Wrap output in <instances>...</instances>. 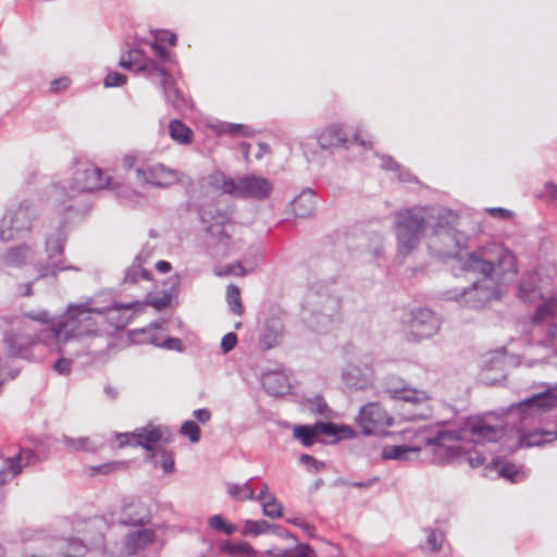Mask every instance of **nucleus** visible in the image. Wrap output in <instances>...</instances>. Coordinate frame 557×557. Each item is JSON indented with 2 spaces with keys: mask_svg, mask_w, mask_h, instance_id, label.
<instances>
[{
  "mask_svg": "<svg viewBox=\"0 0 557 557\" xmlns=\"http://www.w3.org/2000/svg\"><path fill=\"white\" fill-rule=\"evenodd\" d=\"M457 214L450 210L435 212L428 238V248L434 258L445 262H456V268L466 273L480 274L483 283L474 281L470 287L445 293V298L461 301L479 308L499 297L496 284L506 280L507 274H516L515 255L503 246L484 247L473 252L465 251L469 237L456 230Z\"/></svg>",
  "mask_w": 557,
  "mask_h": 557,
  "instance_id": "obj_1",
  "label": "nucleus"
},
{
  "mask_svg": "<svg viewBox=\"0 0 557 557\" xmlns=\"http://www.w3.org/2000/svg\"><path fill=\"white\" fill-rule=\"evenodd\" d=\"M504 435V430L487 423L482 417H468L462 419L456 429L436 430L425 440L428 445L434 446L433 461L436 465H461L468 462L470 467L482 466L485 457L479 453H471L459 442L483 444L496 442Z\"/></svg>",
  "mask_w": 557,
  "mask_h": 557,
  "instance_id": "obj_2",
  "label": "nucleus"
},
{
  "mask_svg": "<svg viewBox=\"0 0 557 557\" xmlns=\"http://www.w3.org/2000/svg\"><path fill=\"white\" fill-rule=\"evenodd\" d=\"M51 323L52 317L47 310L28 311L23 317H0L8 355L28 359L29 349L36 342H53L47 332Z\"/></svg>",
  "mask_w": 557,
  "mask_h": 557,
  "instance_id": "obj_3",
  "label": "nucleus"
},
{
  "mask_svg": "<svg viewBox=\"0 0 557 557\" xmlns=\"http://www.w3.org/2000/svg\"><path fill=\"white\" fill-rule=\"evenodd\" d=\"M140 306L138 301L127 304L113 302L104 308H92L87 304L71 305L62 317L55 321L52 319V323L47 332L49 337L53 338V342L59 345L76 339L83 317H87V313L107 314V319L113 322L116 329H122L128 323L131 317L122 315L120 313L121 310L128 311Z\"/></svg>",
  "mask_w": 557,
  "mask_h": 557,
  "instance_id": "obj_4",
  "label": "nucleus"
},
{
  "mask_svg": "<svg viewBox=\"0 0 557 557\" xmlns=\"http://www.w3.org/2000/svg\"><path fill=\"white\" fill-rule=\"evenodd\" d=\"M435 212L424 207H411L395 212L394 231L398 255L407 257L418 248L425 228L432 224Z\"/></svg>",
  "mask_w": 557,
  "mask_h": 557,
  "instance_id": "obj_5",
  "label": "nucleus"
},
{
  "mask_svg": "<svg viewBox=\"0 0 557 557\" xmlns=\"http://www.w3.org/2000/svg\"><path fill=\"white\" fill-rule=\"evenodd\" d=\"M104 187L113 188L112 177L104 175L102 170L92 164L83 163L76 168L69 186L55 185L52 189V199L58 202L62 210L70 211L74 209L72 203H67L75 198L77 194L90 193Z\"/></svg>",
  "mask_w": 557,
  "mask_h": 557,
  "instance_id": "obj_6",
  "label": "nucleus"
},
{
  "mask_svg": "<svg viewBox=\"0 0 557 557\" xmlns=\"http://www.w3.org/2000/svg\"><path fill=\"white\" fill-rule=\"evenodd\" d=\"M209 180L212 186L221 188L223 193L243 198L265 199L273 188L269 180L253 174L244 175L236 181L222 172H216Z\"/></svg>",
  "mask_w": 557,
  "mask_h": 557,
  "instance_id": "obj_7",
  "label": "nucleus"
},
{
  "mask_svg": "<svg viewBox=\"0 0 557 557\" xmlns=\"http://www.w3.org/2000/svg\"><path fill=\"white\" fill-rule=\"evenodd\" d=\"M38 215L37 208L27 200L11 205L0 220V240L11 242L25 237Z\"/></svg>",
  "mask_w": 557,
  "mask_h": 557,
  "instance_id": "obj_8",
  "label": "nucleus"
},
{
  "mask_svg": "<svg viewBox=\"0 0 557 557\" xmlns=\"http://www.w3.org/2000/svg\"><path fill=\"white\" fill-rule=\"evenodd\" d=\"M65 243L66 234L62 225H60L46 239L45 250L49 261L47 263H38L36 265L39 277H55L60 271L65 270H73L77 272L79 271V268L74 265H66L63 260L52 261L54 257L63 255Z\"/></svg>",
  "mask_w": 557,
  "mask_h": 557,
  "instance_id": "obj_9",
  "label": "nucleus"
},
{
  "mask_svg": "<svg viewBox=\"0 0 557 557\" xmlns=\"http://www.w3.org/2000/svg\"><path fill=\"white\" fill-rule=\"evenodd\" d=\"M351 140L348 138L344 128L338 125H330L317 138L315 143H305L301 145L304 156L309 162H319L318 149L322 151L332 152L333 148L347 149Z\"/></svg>",
  "mask_w": 557,
  "mask_h": 557,
  "instance_id": "obj_10",
  "label": "nucleus"
},
{
  "mask_svg": "<svg viewBox=\"0 0 557 557\" xmlns=\"http://www.w3.org/2000/svg\"><path fill=\"white\" fill-rule=\"evenodd\" d=\"M557 407V383L548 385L547 388L539 394H534L509 407L510 414H517L521 422L533 418L546 410Z\"/></svg>",
  "mask_w": 557,
  "mask_h": 557,
  "instance_id": "obj_11",
  "label": "nucleus"
},
{
  "mask_svg": "<svg viewBox=\"0 0 557 557\" xmlns=\"http://www.w3.org/2000/svg\"><path fill=\"white\" fill-rule=\"evenodd\" d=\"M356 420L366 435L382 433L383 428L393 423V417L377 403H369L361 407Z\"/></svg>",
  "mask_w": 557,
  "mask_h": 557,
  "instance_id": "obj_12",
  "label": "nucleus"
},
{
  "mask_svg": "<svg viewBox=\"0 0 557 557\" xmlns=\"http://www.w3.org/2000/svg\"><path fill=\"white\" fill-rule=\"evenodd\" d=\"M410 334L416 341L430 338L440 329V320L436 314L426 308L412 310L408 321Z\"/></svg>",
  "mask_w": 557,
  "mask_h": 557,
  "instance_id": "obj_13",
  "label": "nucleus"
},
{
  "mask_svg": "<svg viewBox=\"0 0 557 557\" xmlns=\"http://www.w3.org/2000/svg\"><path fill=\"white\" fill-rule=\"evenodd\" d=\"M136 176L138 181L160 188H166L177 182L176 171L162 163L138 168L136 169Z\"/></svg>",
  "mask_w": 557,
  "mask_h": 557,
  "instance_id": "obj_14",
  "label": "nucleus"
},
{
  "mask_svg": "<svg viewBox=\"0 0 557 557\" xmlns=\"http://www.w3.org/2000/svg\"><path fill=\"white\" fill-rule=\"evenodd\" d=\"M116 438L120 441L119 446L124 447L126 445L140 446L147 451L152 453L153 445L161 441L162 431L160 428H141L133 433H119Z\"/></svg>",
  "mask_w": 557,
  "mask_h": 557,
  "instance_id": "obj_15",
  "label": "nucleus"
},
{
  "mask_svg": "<svg viewBox=\"0 0 557 557\" xmlns=\"http://www.w3.org/2000/svg\"><path fill=\"white\" fill-rule=\"evenodd\" d=\"M156 77L160 79V86L168 103L177 111H183L189 107V99L177 88L166 70L163 69L162 75Z\"/></svg>",
  "mask_w": 557,
  "mask_h": 557,
  "instance_id": "obj_16",
  "label": "nucleus"
},
{
  "mask_svg": "<svg viewBox=\"0 0 557 557\" xmlns=\"http://www.w3.org/2000/svg\"><path fill=\"white\" fill-rule=\"evenodd\" d=\"M372 369L368 366L348 364L343 371L344 384L354 389H364L372 381Z\"/></svg>",
  "mask_w": 557,
  "mask_h": 557,
  "instance_id": "obj_17",
  "label": "nucleus"
},
{
  "mask_svg": "<svg viewBox=\"0 0 557 557\" xmlns=\"http://www.w3.org/2000/svg\"><path fill=\"white\" fill-rule=\"evenodd\" d=\"M150 521V511L148 507L139 502L134 500L128 504H124L122 507V513L120 522L124 525H145Z\"/></svg>",
  "mask_w": 557,
  "mask_h": 557,
  "instance_id": "obj_18",
  "label": "nucleus"
},
{
  "mask_svg": "<svg viewBox=\"0 0 557 557\" xmlns=\"http://www.w3.org/2000/svg\"><path fill=\"white\" fill-rule=\"evenodd\" d=\"M541 277L537 272H529L525 274L518 287V297L524 302H534L544 298Z\"/></svg>",
  "mask_w": 557,
  "mask_h": 557,
  "instance_id": "obj_19",
  "label": "nucleus"
},
{
  "mask_svg": "<svg viewBox=\"0 0 557 557\" xmlns=\"http://www.w3.org/2000/svg\"><path fill=\"white\" fill-rule=\"evenodd\" d=\"M505 356L497 351L484 361V368L481 373L482 381L494 385L505 379Z\"/></svg>",
  "mask_w": 557,
  "mask_h": 557,
  "instance_id": "obj_20",
  "label": "nucleus"
},
{
  "mask_svg": "<svg viewBox=\"0 0 557 557\" xmlns=\"http://www.w3.org/2000/svg\"><path fill=\"white\" fill-rule=\"evenodd\" d=\"M284 325L280 318L271 317L265 321L259 337V346L262 350H269L277 346L283 337Z\"/></svg>",
  "mask_w": 557,
  "mask_h": 557,
  "instance_id": "obj_21",
  "label": "nucleus"
},
{
  "mask_svg": "<svg viewBox=\"0 0 557 557\" xmlns=\"http://www.w3.org/2000/svg\"><path fill=\"white\" fill-rule=\"evenodd\" d=\"M34 258L33 248L27 244H21L8 248L2 256V262L8 267L20 268L34 260Z\"/></svg>",
  "mask_w": 557,
  "mask_h": 557,
  "instance_id": "obj_22",
  "label": "nucleus"
},
{
  "mask_svg": "<svg viewBox=\"0 0 557 557\" xmlns=\"http://www.w3.org/2000/svg\"><path fill=\"white\" fill-rule=\"evenodd\" d=\"M386 393L393 399H399L413 405H424L429 399L424 391L411 388L408 385L394 386L389 384L386 388Z\"/></svg>",
  "mask_w": 557,
  "mask_h": 557,
  "instance_id": "obj_23",
  "label": "nucleus"
},
{
  "mask_svg": "<svg viewBox=\"0 0 557 557\" xmlns=\"http://www.w3.org/2000/svg\"><path fill=\"white\" fill-rule=\"evenodd\" d=\"M125 54L137 65V73L146 74L151 78L157 75H162L163 67H161L156 61L146 58L141 49H128Z\"/></svg>",
  "mask_w": 557,
  "mask_h": 557,
  "instance_id": "obj_24",
  "label": "nucleus"
},
{
  "mask_svg": "<svg viewBox=\"0 0 557 557\" xmlns=\"http://www.w3.org/2000/svg\"><path fill=\"white\" fill-rule=\"evenodd\" d=\"M262 386L265 392L273 396L285 395L289 392L290 384L288 377L277 371H270L262 376Z\"/></svg>",
  "mask_w": 557,
  "mask_h": 557,
  "instance_id": "obj_25",
  "label": "nucleus"
},
{
  "mask_svg": "<svg viewBox=\"0 0 557 557\" xmlns=\"http://www.w3.org/2000/svg\"><path fill=\"white\" fill-rule=\"evenodd\" d=\"M156 540V532L151 529H143L129 532L125 536V548L129 555H136Z\"/></svg>",
  "mask_w": 557,
  "mask_h": 557,
  "instance_id": "obj_26",
  "label": "nucleus"
},
{
  "mask_svg": "<svg viewBox=\"0 0 557 557\" xmlns=\"http://www.w3.org/2000/svg\"><path fill=\"white\" fill-rule=\"evenodd\" d=\"M556 438L557 433L555 431L535 430L532 432H520L518 441L512 450L519 447L543 446L547 443H552Z\"/></svg>",
  "mask_w": 557,
  "mask_h": 557,
  "instance_id": "obj_27",
  "label": "nucleus"
},
{
  "mask_svg": "<svg viewBox=\"0 0 557 557\" xmlns=\"http://www.w3.org/2000/svg\"><path fill=\"white\" fill-rule=\"evenodd\" d=\"M314 193L312 189H304L290 202L292 211L297 218H307L314 210Z\"/></svg>",
  "mask_w": 557,
  "mask_h": 557,
  "instance_id": "obj_28",
  "label": "nucleus"
},
{
  "mask_svg": "<svg viewBox=\"0 0 557 557\" xmlns=\"http://www.w3.org/2000/svg\"><path fill=\"white\" fill-rule=\"evenodd\" d=\"M487 468L496 470L499 476L512 483L519 482L523 476L516 465L508 462L502 456L494 457Z\"/></svg>",
  "mask_w": 557,
  "mask_h": 557,
  "instance_id": "obj_29",
  "label": "nucleus"
},
{
  "mask_svg": "<svg viewBox=\"0 0 557 557\" xmlns=\"http://www.w3.org/2000/svg\"><path fill=\"white\" fill-rule=\"evenodd\" d=\"M35 459L36 454L32 449H21L16 456L3 459V463L14 478L22 472L24 467L32 465Z\"/></svg>",
  "mask_w": 557,
  "mask_h": 557,
  "instance_id": "obj_30",
  "label": "nucleus"
},
{
  "mask_svg": "<svg viewBox=\"0 0 557 557\" xmlns=\"http://www.w3.org/2000/svg\"><path fill=\"white\" fill-rule=\"evenodd\" d=\"M339 318L329 315L323 310H311V314L308 318V325L315 332L327 331Z\"/></svg>",
  "mask_w": 557,
  "mask_h": 557,
  "instance_id": "obj_31",
  "label": "nucleus"
},
{
  "mask_svg": "<svg viewBox=\"0 0 557 557\" xmlns=\"http://www.w3.org/2000/svg\"><path fill=\"white\" fill-rule=\"evenodd\" d=\"M146 460L153 462L154 467H161L163 471L168 474L173 473L175 470L173 455L166 449L160 448L156 451L148 454Z\"/></svg>",
  "mask_w": 557,
  "mask_h": 557,
  "instance_id": "obj_32",
  "label": "nucleus"
},
{
  "mask_svg": "<svg viewBox=\"0 0 557 557\" xmlns=\"http://www.w3.org/2000/svg\"><path fill=\"white\" fill-rule=\"evenodd\" d=\"M278 525L271 524L265 520H245L244 527L240 531L244 536H258L269 533L271 530H277Z\"/></svg>",
  "mask_w": 557,
  "mask_h": 557,
  "instance_id": "obj_33",
  "label": "nucleus"
},
{
  "mask_svg": "<svg viewBox=\"0 0 557 557\" xmlns=\"http://www.w3.org/2000/svg\"><path fill=\"white\" fill-rule=\"evenodd\" d=\"M171 138L178 144H190L193 141V131L180 120H172L169 125Z\"/></svg>",
  "mask_w": 557,
  "mask_h": 557,
  "instance_id": "obj_34",
  "label": "nucleus"
},
{
  "mask_svg": "<svg viewBox=\"0 0 557 557\" xmlns=\"http://www.w3.org/2000/svg\"><path fill=\"white\" fill-rule=\"evenodd\" d=\"M220 549L228 555L244 557H258V552L248 542L231 543L224 542L221 544Z\"/></svg>",
  "mask_w": 557,
  "mask_h": 557,
  "instance_id": "obj_35",
  "label": "nucleus"
},
{
  "mask_svg": "<svg viewBox=\"0 0 557 557\" xmlns=\"http://www.w3.org/2000/svg\"><path fill=\"white\" fill-rule=\"evenodd\" d=\"M252 480H253V478L248 480L244 484L227 483L226 491H227L228 496L237 502H243L246 499H249V500L255 499V491L250 486V482Z\"/></svg>",
  "mask_w": 557,
  "mask_h": 557,
  "instance_id": "obj_36",
  "label": "nucleus"
},
{
  "mask_svg": "<svg viewBox=\"0 0 557 557\" xmlns=\"http://www.w3.org/2000/svg\"><path fill=\"white\" fill-rule=\"evenodd\" d=\"M420 449L407 445L386 446L382 450V458L386 460H408V455Z\"/></svg>",
  "mask_w": 557,
  "mask_h": 557,
  "instance_id": "obj_37",
  "label": "nucleus"
},
{
  "mask_svg": "<svg viewBox=\"0 0 557 557\" xmlns=\"http://www.w3.org/2000/svg\"><path fill=\"white\" fill-rule=\"evenodd\" d=\"M312 310H323L324 313L339 318L341 300L335 296H323L314 302Z\"/></svg>",
  "mask_w": 557,
  "mask_h": 557,
  "instance_id": "obj_38",
  "label": "nucleus"
},
{
  "mask_svg": "<svg viewBox=\"0 0 557 557\" xmlns=\"http://www.w3.org/2000/svg\"><path fill=\"white\" fill-rule=\"evenodd\" d=\"M61 443H63L66 447L75 451H95L96 444L89 437L82 436L77 438L70 437L67 435H62Z\"/></svg>",
  "mask_w": 557,
  "mask_h": 557,
  "instance_id": "obj_39",
  "label": "nucleus"
},
{
  "mask_svg": "<svg viewBox=\"0 0 557 557\" xmlns=\"http://www.w3.org/2000/svg\"><path fill=\"white\" fill-rule=\"evenodd\" d=\"M304 404L308 410L322 417L327 418L332 412L324 398L320 394L306 397Z\"/></svg>",
  "mask_w": 557,
  "mask_h": 557,
  "instance_id": "obj_40",
  "label": "nucleus"
},
{
  "mask_svg": "<svg viewBox=\"0 0 557 557\" xmlns=\"http://www.w3.org/2000/svg\"><path fill=\"white\" fill-rule=\"evenodd\" d=\"M294 437L301 442L306 447L312 446L317 441V434L313 425L301 424L294 428Z\"/></svg>",
  "mask_w": 557,
  "mask_h": 557,
  "instance_id": "obj_41",
  "label": "nucleus"
},
{
  "mask_svg": "<svg viewBox=\"0 0 557 557\" xmlns=\"http://www.w3.org/2000/svg\"><path fill=\"white\" fill-rule=\"evenodd\" d=\"M226 299L231 311L236 315L244 313V306L240 300V289L238 286L231 284L226 289Z\"/></svg>",
  "mask_w": 557,
  "mask_h": 557,
  "instance_id": "obj_42",
  "label": "nucleus"
},
{
  "mask_svg": "<svg viewBox=\"0 0 557 557\" xmlns=\"http://www.w3.org/2000/svg\"><path fill=\"white\" fill-rule=\"evenodd\" d=\"M428 537L421 548L426 552H438L444 542V534L435 529H428Z\"/></svg>",
  "mask_w": 557,
  "mask_h": 557,
  "instance_id": "obj_43",
  "label": "nucleus"
},
{
  "mask_svg": "<svg viewBox=\"0 0 557 557\" xmlns=\"http://www.w3.org/2000/svg\"><path fill=\"white\" fill-rule=\"evenodd\" d=\"M262 511L269 518H281L283 516V506L274 495H270V499L262 503Z\"/></svg>",
  "mask_w": 557,
  "mask_h": 557,
  "instance_id": "obj_44",
  "label": "nucleus"
},
{
  "mask_svg": "<svg viewBox=\"0 0 557 557\" xmlns=\"http://www.w3.org/2000/svg\"><path fill=\"white\" fill-rule=\"evenodd\" d=\"M180 432L181 434H183L184 436L188 437V440L191 442V443H198L200 441V428L199 425L193 421V420H187L185 421L182 425H181V429H180Z\"/></svg>",
  "mask_w": 557,
  "mask_h": 557,
  "instance_id": "obj_45",
  "label": "nucleus"
},
{
  "mask_svg": "<svg viewBox=\"0 0 557 557\" xmlns=\"http://www.w3.org/2000/svg\"><path fill=\"white\" fill-rule=\"evenodd\" d=\"M98 327L96 321L92 319L91 313H87V317H83L81 329L78 331L76 339H81L85 336L96 335Z\"/></svg>",
  "mask_w": 557,
  "mask_h": 557,
  "instance_id": "obj_46",
  "label": "nucleus"
},
{
  "mask_svg": "<svg viewBox=\"0 0 557 557\" xmlns=\"http://www.w3.org/2000/svg\"><path fill=\"white\" fill-rule=\"evenodd\" d=\"M221 133L230 134L232 136H245L249 137L252 135L250 127L244 124L225 123L221 126Z\"/></svg>",
  "mask_w": 557,
  "mask_h": 557,
  "instance_id": "obj_47",
  "label": "nucleus"
},
{
  "mask_svg": "<svg viewBox=\"0 0 557 557\" xmlns=\"http://www.w3.org/2000/svg\"><path fill=\"white\" fill-rule=\"evenodd\" d=\"M313 426L315 430L317 438H319L321 435L335 438L337 424L329 421H318L313 424Z\"/></svg>",
  "mask_w": 557,
  "mask_h": 557,
  "instance_id": "obj_48",
  "label": "nucleus"
},
{
  "mask_svg": "<svg viewBox=\"0 0 557 557\" xmlns=\"http://www.w3.org/2000/svg\"><path fill=\"white\" fill-rule=\"evenodd\" d=\"M554 314V305L545 302L541 306H539L532 315V322L534 324L541 323L547 318L552 317Z\"/></svg>",
  "mask_w": 557,
  "mask_h": 557,
  "instance_id": "obj_49",
  "label": "nucleus"
},
{
  "mask_svg": "<svg viewBox=\"0 0 557 557\" xmlns=\"http://www.w3.org/2000/svg\"><path fill=\"white\" fill-rule=\"evenodd\" d=\"M208 234L215 238L220 244L226 248L228 246L230 236L225 233L221 224H211L207 227Z\"/></svg>",
  "mask_w": 557,
  "mask_h": 557,
  "instance_id": "obj_50",
  "label": "nucleus"
},
{
  "mask_svg": "<svg viewBox=\"0 0 557 557\" xmlns=\"http://www.w3.org/2000/svg\"><path fill=\"white\" fill-rule=\"evenodd\" d=\"M141 253L136 256L134 263L126 270L124 282L137 283L140 277Z\"/></svg>",
  "mask_w": 557,
  "mask_h": 557,
  "instance_id": "obj_51",
  "label": "nucleus"
},
{
  "mask_svg": "<svg viewBox=\"0 0 557 557\" xmlns=\"http://www.w3.org/2000/svg\"><path fill=\"white\" fill-rule=\"evenodd\" d=\"M171 298H172L171 294H166V293L160 297L148 295L145 300V304L149 305L160 311L170 305Z\"/></svg>",
  "mask_w": 557,
  "mask_h": 557,
  "instance_id": "obj_52",
  "label": "nucleus"
},
{
  "mask_svg": "<svg viewBox=\"0 0 557 557\" xmlns=\"http://www.w3.org/2000/svg\"><path fill=\"white\" fill-rule=\"evenodd\" d=\"M127 82V76L119 72H110L103 79L106 87H120Z\"/></svg>",
  "mask_w": 557,
  "mask_h": 557,
  "instance_id": "obj_53",
  "label": "nucleus"
},
{
  "mask_svg": "<svg viewBox=\"0 0 557 557\" xmlns=\"http://www.w3.org/2000/svg\"><path fill=\"white\" fill-rule=\"evenodd\" d=\"M237 335L233 332L225 334L221 341V350L223 354L232 351L237 345Z\"/></svg>",
  "mask_w": 557,
  "mask_h": 557,
  "instance_id": "obj_54",
  "label": "nucleus"
},
{
  "mask_svg": "<svg viewBox=\"0 0 557 557\" xmlns=\"http://www.w3.org/2000/svg\"><path fill=\"white\" fill-rule=\"evenodd\" d=\"M248 271L243 267L240 262H236L233 264H227L224 268L223 274L225 275H235V276H245ZM218 275H222V273H216Z\"/></svg>",
  "mask_w": 557,
  "mask_h": 557,
  "instance_id": "obj_55",
  "label": "nucleus"
},
{
  "mask_svg": "<svg viewBox=\"0 0 557 557\" xmlns=\"http://www.w3.org/2000/svg\"><path fill=\"white\" fill-rule=\"evenodd\" d=\"M85 552V546L78 540H72L69 543V548L65 552L67 557H79Z\"/></svg>",
  "mask_w": 557,
  "mask_h": 557,
  "instance_id": "obj_56",
  "label": "nucleus"
},
{
  "mask_svg": "<svg viewBox=\"0 0 557 557\" xmlns=\"http://www.w3.org/2000/svg\"><path fill=\"white\" fill-rule=\"evenodd\" d=\"M53 370L59 374L66 375L71 372L72 361L67 358H59L53 363Z\"/></svg>",
  "mask_w": 557,
  "mask_h": 557,
  "instance_id": "obj_57",
  "label": "nucleus"
},
{
  "mask_svg": "<svg viewBox=\"0 0 557 557\" xmlns=\"http://www.w3.org/2000/svg\"><path fill=\"white\" fill-rule=\"evenodd\" d=\"M124 468V462H108L98 467L92 468L94 472L100 474H108L119 469Z\"/></svg>",
  "mask_w": 557,
  "mask_h": 557,
  "instance_id": "obj_58",
  "label": "nucleus"
},
{
  "mask_svg": "<svg viewBox=\"0 0 557 557\" xmlns=\"http://www.w3.org/2000/svg\"><path fill=\"white\" fill-rule=\"evenodd\" d=\"M151 48L154 52V54L163 62L165 61H169L171 59V53L170 51L160 42L158 41H152L151 42Z\"/></svg>",
  "mask_w": 557,
  "mask_h": 557,
  "instance_id": "obj_59",
  "label": "nucleus"
},
{
  "mask_svg": "<svg viewBox=\"0 0 557 557\" xmlns=\"http://www.w3.org/2000/svg\"><path fill=\"white\" fill-rule=\"evenodd\" d=\"M154 40L162 44L169 42L171 46L176 45V35L174 33L168 30H158L154 37Z\"/></svg>",
  "mask_w": 557,
  "mask_h": 557,
  "instance_id": "obj_60",
  "label": "nucleus"
},
{
  "mask_svg": "<svg viewBox=\"0 0 557 557\" xmlns=\"http://www.w3.org/2000/svg\"><path fill=\"white\" fill-rule=\"evenodd\" d=\"M159 346L170 350L183 351V344L176 337H168Z\"/></svg>",
  "mask_w": 557,
  "mask_h": 557,
  "instance_id": "obj_61",
  "label": "nucleus"
},
{
  "mask_svg": "<svg viewBox=\"0 0 557 557\" xmlns=\"http://www.w3.org/2000/svg\"><path fill=\"white\" fill-rule=\"evenodd\" d=\"M299 460L301 463L311 466L315 470H321L324 468V463L322 461H319L314 457L307 455V454H301L299 457Z\"/></svg>",
  "mask_w": 557,
  "mask_h": 557,
  "instance_id": "obj_62",
  "label": "nucleus"
},
{
  "mask_svg": "<svg viewBox=\"0 0 557 557\" xmlns=\"http://www.w3.org/2000/svg\"><path fill=\"white\" fill-rule=\"evenodd\" d=\"M313 550L309 544H299L294 548V557H312Z\"/></svg>",
  "mask_w": 557,
  "mask_h": 557,
  "instance_id": "obj_63",
  "label": "nucleus"
},
{
  "mask_svg": "<svg viewBox=\"0 0 557 557\" xmlns=\"http://www.w3.org/2000/svg\"><path fill=\"white\" fill-rule=\"evenodd\" d=\"M547 341L549 342V345L555 347L557 349V321L553 322L548 325L547 331Z\"/></svg>",
  "mask_w": 557,
  "mask_h": 557,
  "instance_id": "obj_64",
  "label": "nucleus"
}]
</instances>
